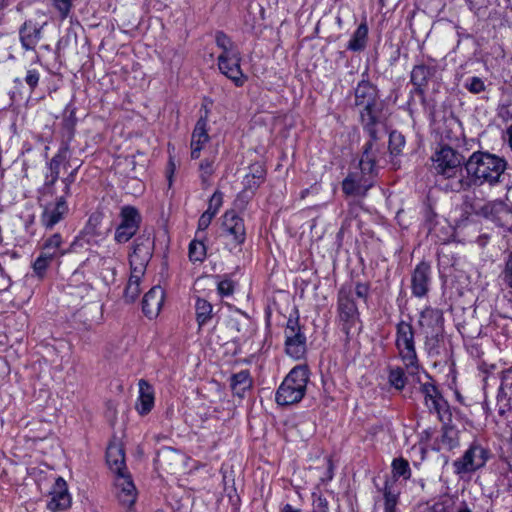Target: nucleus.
Listing matches in <instances>:
<instances>
[{"mask_svg": "<svg viewBox=\"0 0 512 512\" xmlns=\"http://www.w3.org/2000/svg\"><path fill=\"white\" fill-rule=\"evenodd\" d=\"M354 106L358 108L361 123L370 136L359 165L362 172L372 173L376 164V127L384 120V102L377 87L368 80H362L354 90Z\"/></svg>", "mask_w": 512, "mask_h": 512, "instance_id": "f257e3e1", "label": "nucleus"}, {"mask_svg": "<svg viewBox=\"0 0 512 512\" xmlns=\"http://www.w3.org/2000/svg\"><path fill=\"white\" fill-rule=\"evenodd\" d=\"M506 161L489 152H473L465 162L467 177L460 175L449 187L452 192L468 190L472 185L495 186L500 183L506 170Z\"/></svg>", "mask_w": 512, "mask_h": 512, "instance_id": "f03ea898", "label": "nucleus"}, {"mask_svg": "<svg viewBox=\"0 0 512 512\" xmlns=\"http://www.w3.org/2000/svg\"><path fill=\"white\" fill-rule=\"evenodd\" d=\"M370 292L368 283L344 284L337 295L338 319L342 330L349 335L352 330H360L361 321L357 300L367 302Z\"/></svg>", "mask_w": 512, "mask_h": 512, "instance_id": "7ed1b4c3", "label": "nucleus"}, {"mask_svg": "<svg viewBox=\"0 0 512 512\" xmlns=\"http://www.w3.org/2000/svg\"><path fill=\"white\" fill-rule=\"evenodd\" d=\"M125 436H114L106 451V462L113 475V492L125 504L128 501V472L126 467Z\"/></svg>", "mask_w": 512, "mask_h": 512, "instance_id": "20e7f679", "label": "nucleus"}, {"mask_svg": "<svg viewBox=\"0 0 512 512\" xmlns=\"http://www.w3.org/2000/svg\"><path fill=\"white\" fill-rule=\"evenodd\" d=\"M431 160L436 174L447 181L444 188L450 191V183L463 175L464 156L452 147L443 145L435 151Z\"/></svg>", "mask_w": 512, "mask_h": 512, "instance_id": "39448f33", "label": "nucleus"}, {"mask_svg": "<svg viewBox=\"0 0 512 512\" xmlns=\"http://www.w3.org/2000/svg\"><path fill=\"white\" fill-rule=\"evenodd\" d=\"M308 380L309 371L306 366L294 367L277 389L276 402L284 406L301 401L305 395Z\"/></svg>", "mask_w": 512, "mask_h": 512, "instance_id": "423d86ee", "label": "nucleus"}, {"mask_svg": "<svg viewBox=\"0 0 512 512\" xmlns=\"http://www.w3.org/2000/svg\"><path fill=\"white\" fill-rule=\"evenodd\" d=\"M395 346L408 372L415 374L419 369V361L415 347L414 329L410 323L400 321L397 324Z\"/></svg>", "mask_w": 512, "mask_h": 512, "instance_id": "0eeeda50", "label": "nucleus"}, {"mask_svg": "<svg viewBox=\"0 0 512 512\" xmlns=\"http://www.w3.org/2000/svg\"><path fill=\"white\" fill-rule=\"evenodd\" d=\"M151 240L149 236L142 235L135 239L133 245V254H130V294L138 295L140 293L139 281L144 274L146 265L151 258Z\"/></svg>", "mask_w": 512, "mask_h": 512, "instance_id": "6e6552de", "label": "nucleus"}, {"mask_svg": "<svg viewBox=\"0 0 512 512\" xmlns=\"http://www.w3.org/2000/svg\"><path fill=\"white\" fill-rule=\"evenodd\" d=\"M418 325L425 336V344L429 350L434 349L444 330V317L440 309L426 307L421 311Z\"/></svg>", "mask_w": 512, "mask_h": 512, "instance_id": "1a4fd4ad", "label": "nucleus"}, {"mask_svg": "<svg viewBox=\"0 0 512 512\" xmlns=\"http://www.w3.org/2000/svg\"><path fill=\"white\" fill-rule=\"evenodd\" d=\"M74 169L64 180V195L57 198V201L53 204H47L44 208L41 221L47 229H52L57 223H59L64 215L68 212V206L66 204V196L70 194V186L75 180Z\"/></svg>", "mask_w": 512, "mask_h": 512, "instance_id": "9d476101", "label": "nucleus"}, {"mask_svg": "<svg viewBox=\"0 0 512 512\" xmlns=\"http://www.w3.org/2000/svg\"><path fill=\"white\" fill-rule=\"evenodd\" d=\"M488 451L479 443L473 442L463 456L454 461V472L458 475L475 472L485 466Z\"/></svg>", "mask_w": 512, "mask_h": 512, "instance_id": "9b49d317", "label": "nucleus"}, {"mask_svg": "<svg viewBox=\"0 0 512 512\" xmlns=\"http://www.w3.org/2000/svg\"><path fill=\"white\" fill-rule=\"evenodd\" d=\"M285 338L286 353L294 359L302 358L306 352V337L301 331L298 319H288Z\"/></svg>", "mask_w": 512, "mask_h": 512, "instance_id": "f8f14e48", "label": "nucleus"}, {"mask_svg": "<svg viewBox=\"0 0 512 512\" xmlns=\"http://www.w3.org/2000/svg\"><path fill=\"white\" fill-rule=\"evenodd\" d=\"M420 391L424 396L428 409L436 412L441 421H444L446 416H450L448 403L443 399L434 384L430 382L423 383L420 386Z\"/></svg>", "mask_w": 512, "mask_h": 512, "instance_id": "ddd939ff", "label": "nucleus"}, {"mask_svg": "<svg viewBox=\"0 0 512 512\" xmlns=\"http://www.w3.org/2000/svg\"><path fill=\"white\" fill-rule=\"evenodd\" d=\"M50 495L51 499L47 508L51 512L63 511L71 506V496L68 492L67 483L62 477L55 480Z\"/></svg>", "mask_w": 512, "mask_h": 512, "instance_id": "4468645a", "label": "nucleus"}, {"mask_svg": "<svg viewBox=\"0 0 512 512\" xmlns=\"http://www.w3.org/2000/svg\"><path fill=\"white\" fill-rule=\"evenodd\" d=\"M222 228L226 236L231 237L235 245H240L244 242L246 236L244 222L235 211L230 210L224 214Z\"/></svg>", "mask_w": 512, "mask_h": 512, "instance_id": "2eb2a0df", "label": "nucleus"}, {"mask_svg": "<svg viewBox=\"0 0 512 512\" xmlns=\"http://www.w3.org/2000/svg\"><path fill=\"white\" fill-rule=\"evenodd\" d=\"M131 170L134 172L133 180L135 184L133 186V191L130 194L134 196H140L145 191V181L148 178V166L149 159L143 153H137L133 156Z\"/></svg>", "mask_w": 512, "mask_h": 512, "instance_id": "dca6fc26", "label": "nucleus"}, {"mask_svg": "<svg viewBox=\"0 0 512 512\" xmlns=\"http://www.w3.org/2000/svg\"><path fill=\"white\" fill-rule=\"evenodd\" d=\"M431 280V267L426 262L419 263L411 277L412 294L415 297H424L429 291Z\"/></svg>", "mask_w": 512, "mask_h": 512, "instance_id": "f3484780", "label": "nucleus"}, {"mask_svg": "<svg viewBox=\"0 0 512 512\" xmlns=\"http://www.w3.org/2000/svg\"><path fill=\"white\" fill-rule=\"evenodd\" d=\"M165 293L160 286L152 287L143 297L142 312L149 319L156 318L164 303Z\"/></svg>", "mask_w": 512, "mask_h": 512, "instance_id": "a211bd4d", "label": "nucleus"}, {"mask_svg": "<svg viewBox=\"0 0 512 512\" xmlns=\"http://www.w3.org/2000/svg\"><path fill=\"white\" fill-rule=\"evenodd\" d=\"M436 72L435 67L427 66L423 63L415 65L410 74L411 83L414 85L413 92L421 97L425 94V88L428 85L430 78Z\"/></svg>", "mask_w": 512, "mask_h": 512, "instance_id": "6ab92c4d", "label": "nucleus"}, {"mask_svg": "<svg viewBox=\"0 0 512 512\" xmlns=\"http://www.w3.org/2000/svg\"><path fill=\"white\" fill-rule=\"evenodd\" d=\"M44 23H38L32 19L24 22L19 30L20 40L22 46L26 50H32L35 48L41 38V31Z\"/></svg>", "mask_w": 512, "mask_h": 512, "instance_id": "aec40b11", "label": "nucleus"}, {"mask_svg": "<svg viewBox=\"0 0 512 512\" xmlns=\"http://www.w3.org/2000/svg\"><path fill=\"white\" fill-rule=\"evenodd\" d=\"M207 122L208 110L206 109L205 115L199 118L192 133L191 157L193 159H197L200 156V152L203 148V145L209 140V135L207 132Z\"/></svg>", "mask_w": 512, "mask_h": 512, "instance_id": "412c9836", "label": "nucleus"}, {"mask_svg": "<svg viewBox=\"0 0 512 512\" xmlns=\"http://www.w3.org/2000/svg\"><path fill=\"white\" fill-rule=\"evenodd\" d=\"M217 46L222 50L218 56L220 65H224V61L231 60L235 63L239 60L240 51L237 45L223 32L219 31L215 36Z\"/></svg>", "mask_w": 512, "mask_h": 512, "instance_id": "4be33fe9", "label": "nucleus"}, {"mask_svg": "<svg viewBox=\"0 0 512 512\" xmlns=\"http://www.w3.org/2000/svg\"><path fill=\"white\" fill-rule=\"evenodd\" d=\"M139 396L135 403V410L144 416L148 414L154 407V390L152 386L144 379L138 383Z\"/></svg>", "mask_w": 512, "mask_h": 512, "instance_id": "5701e85b", "label": "nucleus"}, {"mask_svg": "<svg viewBox=\"0 0 512 512\" xmlns=\"http://www.w3.org/2000/svg\"><path fill=\"white\" fill-rule=\"evenodd\" d=\"M241 60V54H239V60L236 64L231 62V60H226L223 65L225 67H222L220 62H218L220 72L230 79L237 87H242L247 81V76L243 73L240 66Z\"/></svg>", "mask_w": 512, "mask_h": 512, "instance_id": "b1692460", "label": "nucleus"}, {"mask_svg": "<svg viewBox=\"0 0 512 512\" xmlns=\"http://www.w3.org/2000/svg\"><path fill=\"white\" fill-rule=\"evenodd\" d=\"M384 497V512H396L400 491L396 485V479L385 481L382 489Z\"/></svg>", "mask_w": 512, "mask_h": 512, "instance_id": "393cba45", "label": "nucleus"}, {"mask_svg": "<svg viewBox=\"0 0 512 512\" xmlns=\"http://www.w3.org/2000/svg\"><path fill=\"white\" fill-rule=\"evenodd\" d=\"M266 171L260 164H253L250 166V172L244 177L245 190L255 191L260 184L264 181Z\"/></svg>", "mask_w": 512, "mask_h": 512, "instance_id": "a878e982", "label": "nucleus"}, {"mask_svg": "<svg viewBox=\"0 0 512 512\" xmlns=\"http://www.w3.org/2000/svg\"><path fill=\"white\" fill-rule=\"evenodd\" d=\"M367 37L368 26L366 22H362L352 35L350 41L348 42L347 48L351 51L363 50L366 47Z\"/></svg>", "mask_w": 512, "mask_h": 512, "instance_id": "bb28decb", "label": "nucleus"}, {"mask_svg": "<svg viewBox=\"0 0 512 512\" xmlns=\"http://www.w3.org/2000/svg\"><path fill=\"white\" fill-rule=\"evenodd\" d=\"M251 386L252 379L248 370H242L231 377V388L238 396H242Z\"/></svg>", "mask_w": 512, "mask_h": 512, "instance_id": "cd10ccee", "label": "nucleus"}, {"mask_svg": "<svg viewBox=\"0 0 512 512\" xmlns=\"http://www.w3.org/2000/svg\"><path fill=\"white\" fill-rule=\"evenodd\" d=\"M212 310L213 307L207 300L203 298H197L195 303V314L197 323L200 328L211 320Z\"/></svg>", "mask_w": 512, "mask_h": 512, "instance_id": "c85d7f7f", "label": "nucleus"}, {"mask_svg": "<svg viewBox=\"0 0 512 512\" xmlns=\"http://www.w3.org/2000/svg\"><path fill=\"white\" fill-rule=\"evenodd\" d=\"M441 444L448 450L458 447L459 431L452 426H444L442 429Z\"/></svg>", "mask_w": 512, "mask_h": 512, "instance_id": "c756f323", "label": "nucleus"}, {"mask_svg": "<svg viewBox=\"0 0 512 512\" xmlns=\"http://www.w3.org/2000/svg\"><path fill=\"white\" fill-rule=\"evenodd\" d=\"M121 223L117 226L115 240L118 243L128 242V206L121 207Z\"/></svg>", "mask_w": 512, "mask_h": 512, "instance_id": "7c9ffc66", "label": "nucleus"}, {"mask_svg": "<svg viewBox=\"0 0 512 512\" xmlns=\"http://www.w3.org/2000/svg\"><path fill=\"white\" fill-rule=\"evenodd\" d=\"M456 500L450 495H444L435 502L427 512H454Z\"/></svg>", "mask_w": 512, "mask_h": 512, "instance_id": "2f4dec72", "label": "nucleus"}, {"mask_svg": "<svg viewBox=\"0 0 512 512\" xmlns=\"http://www.w3.org/2000/svg\"><path fill=\"white\" fill-rule=\"evenodd\" d=\"M392 473L394 478L403 477L405 480L409 479L411 476L409 462L402 457L394 459L392 461Z\"/></svg>", "mask_w": 512, "mask_h": 512, "instance_id": "473e14b6", "label": "nucleus"}, {"mask_svg": "<svg viewBox=\"0 0 512 512\" xmlns=\"http://www.w3.org/2000/svg\"><path fill=\"white\" fill-rule=\"evenodd\" d=\"M342 190L346 195H363L366 191L353 175H348L343 180Z\"/></svg>", "mask_w": 512, "mask_h": 512, "instance_id": "72a5a7b5", "label": "nucleus"}, {"mask_svg": "<svg viewBox=\"0 0 512 512\" xmlns=\"http://www.w3.org/2000/svg\"><path fill=\"white\" fill-rule=\"evenodd\" d=\"M206 256V248L203 242L193 240L189 245V259L191 261H203Z\"/></svg>", "mask_w": 512, "mask_h": 512, "instance_id": "f704fd0d", "label": "nucleus"}, {"mask_svg": "<svg viewBox=\"0 0 512 512\" xmlns=\"http://www.w3.org/2000/svg\"><path fill=\"white\" fill-rule=\"evenodd\" d=\"M389 382L396 389H403L406 384V378L403 369L400 367L391 369L389 373Z\"/></svg>", "mask_w": 512, "mask_h": 512, "instance_id": "c9c22d12", "label": "nucleus"}, {"mask_svg": "<svg viewBox=\"0 0 512 512\" xmlns=\"http://www.w3.org/2000/svg\"><path fill=\"white\" fill-rule=\"evenodd\" d=\"M405 145V139L400 133L392 132L389 137V149L391 154L397 155Z\"/></svg>", "mask_w": 512, "mask_h": 512, "instance_id": "e433bc0d", "label": "nucleus"}, {"mask_svg": "<svg viewBox=\"0 0 512 512\" xmlns=\"http://www.w3.org/2000/svg\"><path fill=\"white\" fill-rule=\"evenodd\" d=\"M512 218V212L506 207L500 206L493 216V221L496 222L500 227L508 228L507 218Z\"/></svg>", "mask_w": 512, "mask_h": 512, "instance_id": "4c0bfd02", "label": "nucleus"}, {"mask_svg": "<svg viewBox=\"0 0 512 512\" xmlns=\"http://www.w3.org/2000/svg\"><path fill=\"white\" fill-rule=\"evenodd\" d=\"M465 88L472 94H479L485 91L486 86L483 80L479 77H472L465 83Z\"/></svg>", "mask_w": 512, "mask_h": 512, "instance_id": "58836bf2", "label": "nucleus"}, {"mask_svg": "<svg viewBox=\"0 0 512 512\" xmlns=\"http://www.w3.org/2000/svg\"><path fill=\"white\" fill-rule=\"evenodd\" d=\"M61 165H62V157L55 156L52 158V160L50 162V171H51L50 177H51V179H50V181H48L46 183L47 186L53 185L55 183V181L58 179L59 174H60Z\"/></svg>", "mask_w": 512, "mask_h": 512, "instance_id": "ea45409f", "label": "nucleus"}, {"mask_svg": "<svg viewBox=\"0 0 512 512\" xmlns=\"http://www.w3.org/2000/svg\"><path fill=\"white\" fill-rule=\"evenodd\" d=\"M234 282L231 279L225 278L218 282L217 291L220 296H230L234 293Z\"/></svg>", "mask_w": 512, "mask_h": 512, "instance_id": "a19ab883", "label": "nucleus"}, {"mask_svg": "<svg viewBox=\"0 0 512 512\" xmlns=\"http://www.w3.org/2000/svg\"><path fill=\"white\" fill-rule=\"evenodd\" d=\"M313 497V512H328V501L325 497L320 494H316L315 492L312 494Z\"/></svg>", "mask_w": 512, "mask_h": 512, "instance_id": "79ce46f5", "label": "nucleus"}, {"mask_svg": "<svg viewBox=\"0 0 512 512\" xmlns=\"http://www.w3.org/2000/svg\"><path fill=\"white\" fill-rule=\"evenodd\" d=\"M53 6L58 10L62 19H65L71 10L73 0H52Z\"/></svg>", "mask_w": 512, "mask_h": 512, "instance_id": "37998d69", "label": "nucleus"}, {"mask_svg": "<svg viewBox=\"0 0 512 512\" xmlns=\"http://www.w3.org/2000/svg\"><path fill=\"white\" fill-rule=\"evenodd\" d=\"M200 171H201L200 177H201L202 183L204 185H209V179H210L211 175L213 174L212 162H210L208 160L202 161L200 164Z\"/></svg>", "mask_w": 512, "mask_h": 512, "instance_id": "c03bdc74", "label": "nucleus"}, {"mask_svg": "<svg viewBox=\"0 0 512 512\" xmlns=\"http://www.w3.org/2000/svg\"><path fill=\"white\" fill-rule=\"evenodd\" d=\"M141 221L142 217L139 211L136 208L130 206V238L139 228Z\"/></svg>", "mask_w": 512, "mask_h": 512, "instance_id": "a18cd8bd", "label": "nucleus"}, {"mask_svg": "<svg viewBox=\"0 0 512 512\" xmlns=\"http://www.w3.org/2000/svg\"><path fill=\"white\" fill-rule=\"evenodd\" d=\"M221 205H222V194L220 192L216 191L210 198L208 208L205 212L211 213V211H212L213 216H215L216 213L218 212L219 208L221 207Z\"/></svg>", "mask_w": 512, "mask_h": 512, "instance_id": "49530a36", "label": "nucleus"}, {"mask_svg": "<svg viewBox=\"0 0 512 512\" xmlns=\"http://www.w3.org/2000/svg\"><path fill=\"white\" fill-rule=\"evenodd\" d=\"M505 284L512 290V252L509 254L502 272Z\"/></svg>", "mask_w": 512, "mask_h": 512, "instance_id": "de8ad7c7", "label": "nucleus"}, {"mask_svg": "<svg viewBox=\"0 0 512 512\" xmlns=\"http://www.w3.org/2000/svg\"><path fill=\"white\" fill-rule=\"evenodd\" d=\"M61 236L59 234H54L50 238H48L43 247L54 250L55 252H61L60 251V245H61Z\"/></svg>", "mask_w": 512, "mask_h": 512, "instance_id": "09e8293b", "label": "nucleus"}, {"mask_svg": "<svg viewBox=\"0 0 512 512\" xmlns=\"http://www.w3.org/2000/svg\"><path fill=\"white\" fill-rule=\"evenodd\" d=\"M25 82L31 90H34L39 82V72L36 69H29L25 76Z\"/></svg>", "mask_w": 512, "mask_h": 512, "instance_id": "8fccbe9b", "label": "nucleus"}, {"mask_svg": "<svg viewBox=\"0 0 512 512\" xmlns=\"http://www.w3.org/2000/svg\"><path fill=\"white\" fill-rule=\"evenodd\" d=\"M50 264V262L39 256L33 264V269L39 277H42Z\"/></svg>", "mask_w": 512, "mask_h": 512, "instance_id": "3c124183", "label": "nucleus"}, {"mask_svg": "<svg viewBox=\"0 0 512 512\" xmlns=\"http://www.w3.org/2000/svg\"><path fill=\"white\" fill-rule=\"evenodd\" d=\"M213 212L211 211L210 212H204L199 220H198V229L199 230H205L208 228V226L210 225L212 219H213Z\"/></svg>", "mask_w": 512, "mask_h": 512, "instance_id": "603ef678", "label": "nucleus"}, {"mask_svg": "<svg viewBox=\"0 0 512 512\" xmlns=\"http://www.w3.org/2000/svg\"><path fill=\"white\" fill-rule=\"evenodd\" d=\"M62 254V252H55L54 250L43 247L39 256L51 263L55 258L61 256Z\"/></svg>", "mask_w": 512, "mask_h": 512, "instance_id": "864d4df0", "label": "nucleus"}, {"mask_svg": "<svg viewBox=\"0 0 512 512\" xmlns=\"http://www.w3.org/2000/svg\"><path fill=\"white\" fill-rule=\"evenodd\" d=\"M175 458H179V455L174 451H166L158 457L157 462L160 466H164L165 462L168 460H173Z\"/></svg>", "mask_w": 512, "mask_h": 512, "instance_id": "5fc2aeb1", "label": "nucleus"}, {"mask_svg": "<svg viewBox=\"0 0 512 512\" xmlns=\"http://www.w3.org/2000/svg\"><path fill=\"white\" fill-rule=\"evenodd\" d=\"M325 460H326L327 471H326L325 476L320 478L322 482H328V481L332 480V478H333V469H334L333 463L330 458H326Z\"/></svg>", "mask_w": 512, "mask_h": 512, "instance_id": "6e6d98bb", "label": "nucleus"}, {"mask_svg": "<svg viewBox=\"0 0 512 512\" xmlns=\"http://www.w3.org/2000/svg\"><path fill=\"white\" fill-rule=\"evenodd\" d=\"M456 512H472L466 502H461L458 507L455 508Z\"/></svg>", "mask_w": 512, "mask_h": 512, "instance_id": "4d7b16f0", "label": "nucleus"}, {"mask_svg": "<svg viewBox=\"0 0 512 512\" xmlns=\"http://www.w3.org/2000/svg\"><path fill=\"white\" fill-rule=\"evenodd\" d=\"M282 512H300V510L293 508L292 505L290 504H286L282 508Z\"/></svg>", "mask_w": 512, "mask_h": 512, "instance_id": "13d9d810", "label": "nucleus"}, {"mask_svg": "<svg viewBox=\"0 0 512 512\" xmlns=\"http://www.w3.org/2000/svg\"><path fill=\"white\" fill-rule=\"evenodd\" d=\"M497 399L498 401H502V400H507L506 399V393L504 392V389L502 387H500L499 389V392H498V395H497Z\"/></svg>", "mask_w": 512, "mask_h": 512, "instance_id": "bf43d9fd", "label": "nucleus"}, {"mask_svg": "<svg viewBox=\"0 0 512 512\" xmlns=\"http://www.w3.org/2000/svg\"><path fill=\"white\" fill-rule=\"evenodd\" d=\"M509 146L512 149V125L507 129Z\"/></svg>", "mask_w": 512, "mask_h": 512, "instance_id": "052dcab7", "label": "nucleus"}, {"mask_svg": "<svg viewBox=\"0 0 512 512\" xmlns=\"http://www.w3.org/2000/svg\"><path fill=\"white\" fill-rule=\"evenodd\" d=\"M508 406H509V405H508V403H506L504 406H501V407L499 408V414H500L501 416H503V415L505 414L506 407H508Z\"/></svg>", "mask_w": 512, "mask_h": 512, "instance_id": "680f3d73", "label": "nucleus"}, {"mask_svg": "<svg viewBox=\"0 0 512 512\" xmlns=\"http://www.w3.org/2000/svg\"><path fill=\"white\" fill-rule=\"evenodd\" d=\"M135 490H136V488H135L134 484L130 481V490H129L130 497L132 496V492Z\"/></svg>", "mask_w": 512, "mask_h": 512, "instance_id": "e2e57ef3", "label": "nucleus"}, {"mask_svg": "<svg viewBox=\"0 0 512 512\" xmlns=\"http://www.w3.org/2000/svg\"><path fill=\"white\" fill-rule=\"evenodd\" d=\"M4 8V0H0V12L3 10Z\"/></svg>", "mask_w": 512, "mask_h": 512, "instance_id": "0e129e2a", "label": "nucleus"}, {"mask_svg": "<svg viewBox=\"0 0 512 512\" xmlns=\"http://www.w3.org/2000/svg\"><path fill=\"white\" fill-rule=\"evenodd\" d=\"M128 292V285L124 288L123 293L126 294Z\"/></svg>", "mask_w": 512, "mask_h": 512, "instance_id": "69168bd1", "label": "nucleus"}, {"mask_svg": "<svg viewBox=\"0 0 512 512\" xmlns=\"http://www.w3.org/2000/svg\"><path fill=\"white\" fill-rule=\"evenodd\" d=\"M135 502V497H133V499H130V505Z\"/></svg>", "mask_w": 512, "mask_h": 512, "instance_id": "338daca9", "label": "nucleus"}]
</instances>
